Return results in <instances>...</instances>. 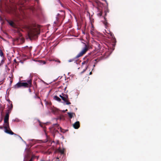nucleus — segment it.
<instances>
[{"label":"nucleus","mask_w":161,"mask_h":161,"mask_svg":"<svg viewBox=\"0 0 161 161\" xmlns=\"http://www.w3.org/2000/svg\"><path fill=\"white\" fill-rule=\"evenodd\" d=\"M31 84L32 80L30 79L27 81V82H18L14 86V89H18L22 87L24 88L30 87Z\"/></svg>","instance_id":"f257e3e1"},{"label":"nucleus","mask_w":161,"mask_h":161,"mask_svg":"<svg viewBox=\"0 0 161 161\" xmlns=\"http://www.w3.org/2000/svg\"><path fill=\"white\" fill-rule=\"evenodd\" d=\"M40 31L39 30L36 28L31 29L28 33L29 37L30 38H34L39 34Z\"/></svg>","instance_id":"f03ea898"},{"label":"nucleus","mask_w":161,"mask_h":161,"mask_svg":"<svg viewBox=\"0 0 161 161\" xmlns=\"http://www.w3.org/2000/svg\"><path fill=\"white\" fill-rule=\"evenodd\" d=\"M4 123V126L3 127L5 129V132L11 135H16V134H14L13 132H12V131L10 129L9 125V122Z\"/></svg>","instance_id":"7ed1b4c3"},{"label":"nucleus","mask_w":161,"mask_h":161,"mask_svg":"<svg viewBox=\"0 0 161 161\" xmlns=\"http://www.w3.org/2000/svg\"><path fill=\"white\" fill-rule=\"evenodd\" d=\"M59 96L66 103V104H71V103L69 101L68 96L67 94L62 93L61 95H60Z\"/></svg>","instance_id":"20e7f679"},{"label":"nucleus","mask_w":161,"mask_h":161,"mask_svg":"<svg viewBox=\"0 0 161 161\" xmlns=\"http://www.w3.org/2000/svg\"><path fill=\"white\" fill-rule=\"evenodd\" d=\"M60 128L61 131V132H63L62 130V129L61 127H60L58 124H53L52 127L51 128V131L55 134L57 132H58V130Z\"/></svg>","instance_id":"39448f33"},{"label":"nucleus","mask_w":161,"mask_h":161,"mask_svg":"<svg viewBox=\"0 0 161 161\" xmlns=\"http://www.w3.org/2000/svg\"><path fill=\"white\" fill-rule=\"evenodd\" d=\"M89 46H88L85 44V47L82 49V50L77 55L76 58H79L80 57L83 56L85 54L86 52L88 50Z\"/></svg>","instance_id":"423d86ee"},{"label":"nucleus","mask_w":161,"mask_h":161,"mask_svg":"<svg viewBox=\"0 0 161 161\" xmlns=\"http://www.w3.org/2000/svg\"><path fill=\"white\" fill-rule=\"evenodd\" d=\"M61 13V14H58L57 19V21L58 22L62 21L65 18V15L64 12L62 11Z\"/></svg>","instance_id":"0eeeda50"},{"label":"nucleus","mask_w":161,"mask_h":161,"mask_svg":"<svg viewBox=\"0 0 161 161\" xmlns=\"http://www.w3.org/2000/svg\"><path fill=\"white\" fill-rule=\"evenodd\" d=\"M9 112H7L4 118V123H7L8 122L9 117Z\"/></svg>","instance_id":"6e6552de"},{"label":"nucleus","mask_w":161,"mask_h":161,"mask_svg":"<svg viewBox=\"0 0 161 161\" xmlns=\"http://www.w3.org/2000/svg\"><path fill=\"white\" fill-rule=\"evenodd\" d=\"M80 126V123L79 121H76L73 125V127L75 129H78Z\"/></svg>","instance_id":"1a4fd4ad"},{"label":"nucleus","mask_w":161,"mask_h":161,"mask_svg":"<svg viewBox=\"0 0 161 161\" xmlns=\"http://www.w3.org/2000/svg\"><path fill=\"white\" fill-rule=\"evenodd\" d=\"M109 34L110 35V36L111 37L112 39L113 42L114 43H115L116 42V40L112 32H110Z\"/></svg>","instance_id":"9d476101"},{"label":"nucleus","mask_w":161,"mask_h":161,"mask_svg":"<svg viewBox=\"0 0 161 161\" xmlns=\"http://www.w3.org/2000/svg\"><path fill=\"white\" fill-rule=\"evenodd\" d=\"M8 22L9 24L12 27L14 28H16V25L12 21L8 20Z\"/></svg>","instance_id":"9b49d317"},{"label":"nucleus","mask_w":161,"mask_h":161,"mask_svg":"<svg viewBox=\"0 0 161 161\" xmlns=\"http://www.w3.org/2000/svg\"><path fill=\"white\" fill-rule=\"evenodd\" d=\"M49 108L51 112L54 114L57 111V109L54 107H51Z\"/></svg>","instance_id":"f8f14e48"},{"label":"nucleus","mask_w":161,"mask_h":161,"mask_svg":"<svg viewBox=\"0 0 161 161\" xmlns=\"http://www.w3.org/2000/svg\"><path fill=\"white\" fill-rule=\"evenodd\" d=\"M64 149H61L60 147H59L57 149V151L60 153L61 154H63L64 153Z\"/></svg>","instance_id":"ddd939ff"},{"label":"nucleus","mask_w":161,"mask_h":161,"mask_svg":"<svg viewBox=\"0 0 161 161\" xmlns=\"http://www.w3.org/2000/svg\"><path fill=\"white\" fill-rule=\"evenodd\" d=\"M27 0H19V4H20L23 6V4L26 2Z\"/></svg>","instance_id":"4468645a"},{"label":"nucleus","mask_w":161,"mask_h":161,"mask_svg":"<svg viewBox=\"0 0 161 161\" xmlns=\"http://www.w3.org/2000/svg\"><path fill=\"white\" fill-rule=\"evenodd\" d=\"M67 114L68 115V116H69V117L70 119H71L73 117V114L75 115V114L73 113L68 112V113Z\"/></svg>","instance_id":"2eb2a0df"},{"label":"nucleus","mask_w":161,"mask_h":161,"mask_svg":"<svg viewBox=\"0 0 161 161\" xmlns=\"http://www.w3.org/2000/svg\"><path fill=\"white\" fill-rule=\"evenodd\" d=\"M104 19H105V20L103 21V23L105 25L106 27V28L108 26V24L107 21V20L104 17Z\"/></svg>","instance_id":"dca6fc26"},{"label":"nucleus","mask_w":161,"mask_h":161,"mask_svg":"<svg viewBox=\"0 0 161 161\" xmlns=\"http://www.w3.org/2000/svg\"><path fill=\"white\" fill-rule=\"evenodd\" d=\"M54 99L58 102H60L61 100L60 98L56 96L54 97Z\"/></svg>","instance_id":"f3484780"},{"label":"nucleus","mask_w":161,"mask_h":161,"mask_svg":"<svg viewBox=\"0 0 161 161\" xmlns=\"http://www.w3.org/2000/svg\"><path fill=\"white\" fill-rule=\"evenodd\" d=\"M9 9V6H8V5L7 4H5V7L4 8V9L7 11V12L8 9Z\"/></svg>","instance_id":"a211bd4d"},{"label":"nucleus","mask_w":161,"mask_h":161,"mask_svg":"<svg viewBox=\"0 0 161 161\" xmlns=\"http://www.w3.org/2000/svg\"><path fill=\"white\" fill-rule=\"evenodd\" d=\"M38 93H36L35 94V95L34 96V98H37L38 99H40V97L38 96Z\"/></svg>","instance_id":"6ab92c4d"},{"label":"nucleus","mask_w":161,"mask_h":161,"mask_svg":"<svg viewBox=\"0 0 161 161\" xmlns=\"http://www.w3.org/2000/svg\"><path fill=\"white\" fill-rule=\"evenodd\" d=\"M36 157V156H35L34 155H33L32 156L31 158L29 160V161H33L35 158Z\"/></svg>","instance_id":"aec40b11"},{"label":"nucleus","mask_w":161,"mask_h":161,"mask_svg":"<svg viewBox=\"0 0 161 161\" xmlns=\"http://www.w3.org/2000/svg\"><path fill=\"white\" fill-rule=\"evenodd\" d=\"M88 61H89L88 59H87L86 61H84L82 63V64H87V63H88Z\"/></svg>","instance_id":"412c9836"},{"label":"nucleus","mask_w":161,"mask_h":161,"mask_svg":"<svg viewBox=\"0 0 161 161\" xmlns=\"http://www.w3.org/2000/svg\"><path fill=\"white\" fill-rule=\"evenodd\" d=\"M102 12L101 11H100L99 12V13H98L97 14V15L100 17L102 15Z\"/></svg>","instance_id":"4be33fe9"},{"label":"nucleus","mask_w":161,"mask_h":161,"mask_svg":"<svg viewBox=\"0 0 161 161\" xmlns=\"http://www.w3.org/2000/svg\"><path fill=\"white\" fill-rule=\"evenodd\" d=\"M30 9L31 10H32V12L33 13L35 9V8L34 7H31Z\"/></svg>","instance_id":"5701e85b"},{"label":"nucleus","mask_w":161,"mask_h":161,"mask_svg":"<svg viewBox=\"0 0 161 161\" xmlns=\"http://www.w3.org/2000/svg\"><path fill=\"white\" fill-rule=\"evenodd\" d=\"M3 53L2 51L0 49V55L2 57L3 56Z\"/></svg>","instance_id":"b1692460"},{"label":"nucleus","mask_w":161,"mask_h":161,"mask_svg":"<svg viewBox=\"0 0 161 161\" xmlns=\"http://www.w3.org/2000/svg\"><path fill=\"white\" fill-rule=\"evenodd\" d=\"M87 67H88V66H87L86 68V69H84L83 70V71L81 72V73L82 74V73H83L87 69Z\"/></svg>","instance_id":"393cba45"},{"label":"nucleus","mask_w":161,"mask_h":161,"mask_svg":"<svg viewBox=\"0 0 161 161\" xmlns=\"http://www.w3.org/2000/svg\"><path fill=\"white\" fill-rule=\"evenodd\" d=\"M90 33L93 36H94V32L92 31V30H91L90 32Z\"/></svg>","instance_id":"a878e982"},{"label":"nucleus","mask_w":161,"mask_h":161,"mask_svg":"<svg viewBox=\"0 0 161 161\" xmlns=\"http://www.w3.org/2000/svg\"><path fill=\"white\" fill-rule=\"evenodd\" d=\"M9 77L10 78V84L11 85L13 82V80L11 79L10 77Z\"/></svg>","instance_id":"bb28decb"},{"label":"nucleus","mask_w":161,"mask_h":161,"mask_svg":"<svg viewBox=\"0 0 161 161\" xmlns=\"http://www.w3.org/2000/svg\"><path fill=\"white\" fill-rule=\"evenodd\" d=\"M74 60L73 59H71L68 60V61L69 62H72Z\"/></svg>","instance_id":"cd10ccee"},{"label":"nucleus","mask_w":161,"mask_h":161,"mask_svg":"<svg viewBox=\"0 0 161 161\" xmlns=\"http://www.w3.org/2000/svg\"><path fill=\"white\" fill-rule=\"evenodd\" d=\"M55 61L58 62L59 63H60V61L59 60H58V59L57 60H56Z\"/></svg>","instance_id":"c85d7f7f"},{"label":"nucleus","mask_w":161,"mask_h":161,"mask_svg":"<svg viewBox=\"0 0 161 161\" xmlns=\"http://www.w3.org/2000/svg\"><path fill=\"white\" fill-rule=\"evenodd\" d=\"M35 1L36 2L37 4H38L39 3V0H35Z\"/></svg>","instance_id":"c756f323"},{"label":"nucleus","mask_w":161,"mask_h":161,"mask_svg":"<svg viewBox=\"0 0 161 161\" xmlns=\"http://www.w3.org/2000/svg\"><path fill=\"white\" fill-rule=\"evenodd\" d=\"M14 62L15 63H17V62H16V59H14Z\"/></svg>","instance_id":"7c9ffc66"},{"label":"nucleus","mask_w":161,"mask_h":161,"mask_svg":"<svg viewBox=\"0 0 161 161\" xmlns=\"http://www.w3.org/2000/svg\"><path fill=\"white\" fill-rule=\"evenodd\" d=\"M13 108V105L12 104H11V108Z\"/></svg>","instance_id":"2f4dec72"},{"label":"nucleus","mask_w":161,"mask_h":161,"mask_svg":"<svg viewBox=\"0 0 161 161\" xmlns=\"http://www.w3.org/2000/svg\"><path fill=\"white\" fill-rule=\"evenodd\" d=\"M96 64V63H95V64L93 65V67H94L95 66V64Z\"/></svg>","instance_id":"473e14b6"},{"label":"nucleus","mask_w":161,"mask_h":161,"mask_svg":"<svg viewBox=\"0 0 161 161\" xmlns=\"http://www.w3.org/2000/svg\"><path fill=\"white\" fill-rule=\"evenodd\" d=\"M92 74V72H91L90 73V75H91Z\"/></svg>","instance_id":"72a5a7b5"},{"label":"nucleus","mask_w":161,"mask_h":161,"mask_svg":"<svg viewBox=\"0 0 161 161\" xmlns=\"http://www.w3.org/2000/svg\"><path fill=\"white\" fill-rule=\"evenodd\" d=\"M2 128H3V127H1V126H0V129H2Z\"/></svg>","instance_id":"f704fd0d"},{"label":"nucleus","mask_w":161,"mask_h":161,"mask_svg":"<svg viewBox=\"0 0 161 161\" xmlns=\"http://www.w3.org/2000/svg\"><path fill=\"white\" fill-rule=\"evenodd\" d=\"M60 4H61V6H63V4H62L61 3H60Z\"/></svg>","instance_id":"c9c22d12"},{"label":"nucleus","mask_w":161,"mask_h":161,"mask_svg":"<svg viewBox=\"0 0 161 161\" xmlns=\"http://www.w3.org/2000/svg\"><path fill=\"white\" fill-rule=\"evenodd\" d=\"M49 105H50V106H51V103H49Z\"/></svg>","instance_id":"e433bc0d"},{"label":"nucleus","mask_w":161,"mask_h":161,"mask_svg":"<svg viewBox=\"0 0 161 161\" xmlns=\"http://www.w3.org/2000/svg\"><path fill=\"white\" fill-rule=\"evenodd\" d=\"M10 0V2H12V3H13V1H11V0Z\"/></svg>","instance_id":"4c0bfd02"},{"label":"nucleus","mask_w":161,"mask_h":161,"mask_svg":"<svg viewBox=\"0 0 161 161\" xmlns=\"http://www.w3.org/2000/svg\"><path fill=\"white\" fill-rule=\"evenodd\" d=\"M95 60V61H97V59H95V60Z\"/></svg>","instance_id":"58836bf2"},{"label":"nucleus","mask_w":161,"mask_h":161,"mask_svg":"<svg viewBox=\"0 0 161 161\" xmlns=\"http://www.w3.org/2000/svg\"><path fill=\"white\" fill-rule=\"evenodd\" d=\"M22 36V35H21V34H20V36Z\"/></svg>","instance_id":"ea45409f"},{"label":"nucleus","mask_w":161,"mask_h":161,"mask_svg":"<svg viewBox=\"0 0 161 161\" xmlns=\"http://www.w3.org/2000/svg\"><path fill=\"white\" fill-rule=\"evenodd\" d=\"M57 158V159H59V158H58V157H57V158Z\"/></svg>","instance_id":"a19ab883"},{"label":"nucleus","mask_w":161,"mask_h":161,"mask_svg":"<svg viewBox=\"0 0 161 161\" xmlns=\"http://www.w3.org/2000/svg\"><path fill=\"white\" fill-rule=\"evenodd\" d=\"M65 111H67V109H66L65 110Z\"/></svg>","instance_id":"79ce46f5"},{"label":"nucleus","mask_w":161,"mask_h":161,"mask_svg":"<svg viewBox=\"0 0 161 161\" xmlns=\"http://www.w3.org/2000/svg\"><path fill=\"white\" fill-rule=\"evenodd\" d=\"M105 2H107L106 0H105Z\"/></svg>","instance_id":"37998d69"},{"label":"nucleus","mask_w":161,"mask_h":161,"mask_svg":"<svg viewBox=\"0 0 161 161\" xmlns=\"http://www.w3.org/2000/svg\"><path fill=\"white\" fill-rule=\"evenodd\" d=\"M57 23V22H54V23Z\"/></svg>","instance_id":"c03bdc74"},{"label":"nucleus","mask_w":161,"mask_h":161,"mask_svg":"<svg viewBox=\"0 0 161 161\" xmlns=\"http://www.w3.org/2000/svg\"><path fill=\"white\" fill-rule=\"evenodd\" d=\"M45 62H44V64H45Z\"/></svg>","instance_id":"a18cd8bd"},{"label":"nucleus","mask_w":161,"mask_h":161,"mask_svg":"<svg viewBox=\"0 0 161 161\" xmlns=\"http://www.w3.org/2000/svg\"><path fill=\"white\" fill-rule=\"evenodd\" d=\"M41 161H43V160H42Z\"/></svg>","instance_id":"49530a36"}]
</instances>
